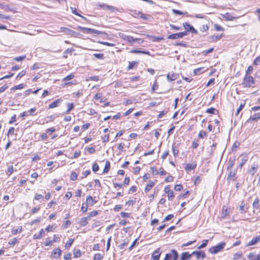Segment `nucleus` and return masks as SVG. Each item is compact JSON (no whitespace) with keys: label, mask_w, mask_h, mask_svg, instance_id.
I'll return each instance as SVG.
<instances>
[{"label":"nucleus","mask_w":260,"mask_h":260,"mask_svg":"<svg viewBox=\"0 0 260 260\" xmlns=\"http://www.w3.org/2000/svg\"><path fill=\"white\" fill-rule=\"evenodd\" d=\"M253 78L251 76L246 75L243 79L242 84L247 87L252 86L254 84Z\"/></svg>","instance_id":"obj_1"},{"label":"nucleus","mask_w":260,"mask_h":260,"mask_svg":"<svg viewBox=\"0 0 260 260\" xmlns=\"http://www.w3.org/2000/svg\"><path fill=\"white\" fill-rule=\"evenodd\" d=\"M225 245V243L222 242V243L210 248L209 250V251L210 253H213V254L217 253L218 252L220 251L222 249H223L224 248Z\"/></svg>","instance_id":"obj_2"},{"label":"nucleus","mask_w":260,"mask_h":260,"mask_svg":"<svg viewBox=\"0 0 260 260\" xmlns=\"http://www.w3.org/2000/svg\"><path fill=\"white\" fill-rule=\"evenodd\" d=\"M78 28L81 31L85 32V33H88V34H96L98 35L103 34H104L103 32L101 31L98 30L92 29V28H86L82 26H78Z\"/></svg>","instance_id":"obj_3"},{"label":"nucleus","mask_w":260,"mask_h":260,"mask_svg":"<svg viewBox=\"0 0 260 260\" xmlns=\"http://www.w3.org/2000/svg\"><path fill=\"white\" fill-rule=\"evenodd\" d=\"M178 254L176 250H171L170 253L166 254V256L164 260H170L173 258V260H177Z\"/></svg>","instance_id":"obj_4"},{"label":"nucleus","mask_w":260,"mask_h":260,"mask_svg":"<svg viewBox=\"0 0 260 260\" xmlns=\"http://www.w3.org/2000/svg\"><path fill=\"white\" fill-rule=\"evenodd\" d=\"M248 156L245 154H242L239 156L240 164L238 167L242 168L248 160Z\"/></svg>","instance_id":"obj_5"},{"label":"nucleus","mask_w":260,"mask_h":260,"mask_svg":"<svg viewBox=\"0 0 260 260\" xmlns=\"http://www.w3.org/2000/svg\"><path fill=\"white\" fill-rule=\"evenodd\" d=\"M260 242V235L253 237L251 240L247 244V246L255 245Z\"/></svg>","instance_id":"obj_6"},{"label":"nucleus","mask_w":260,"mask_h":260,"mask_svg":"<svg viewBox=\"0 0 260 260\" xmlns=\"http://www.w3.org/2000/svg\"><path fill=\"white\" fill-rule=\"evenodd\" d=\"M183 25L185 29L187 30V31H190L192 34H197L198 33V31L192 25H190L189 23L185 22L183 24Z\"/></svg>","instance_id":"obj_7"},{"label":"nucleus","mask_w":260,"mask_h":260,"mask_svg":"<svg viewBox=\"0 0 260 260\" xmlns=\"http://www.w3.org/2000/svg\"><path fill=\"white\" fill-rule=\"evenodd\" d=\"M121 38L126 41H128L129 43L132 44L134 42H135V41L138 40V39H134L133 37L132 36H126L125 35H124V34H122L121 35Z\"/></svg>","instance_id":"obj_8"},{"label":"nucleus","mask_w":260,"mask_h":260,"mask_svg":"<svg viewBox=\"0 0 260 260\" xmlns=\"http://www.w3.org/2000/svg\"><path fill=\"white\" fill-rule=\"evenodd\" d=\"M249 260H260V251L258 253H250L248 255Z\"/></svg>","instance_id":"obj_9"},{"label":"nucleus","mask_w":260,"mask_h":260,"mask_svg":"<svg viewBox=\"0 0 260 260\" xmlns=\"http://www.w3.org/2000/svg\"><path fill=\"white\" fill-rule=\"evenodd\" d=\"M178 77V74L173 72H169L167 75V80L168 81H173L177 79Z\"/></svg>","instance_id":"obj_10"},{"label":"nucleus","mask_w":260,"mask_h":260,"mask_svg":"<svg viewBox=\"0 0 260 260\" xmlns=\"http://www.w3.org/2000/svg\"><path fill=\"white\" fill-rule=\"evenodd\" d=\"M160 255V248L156 249L152 253V258L153 260H158Z\"/></svg>","instance_id":"obj_11"},{"label":"nucleus","mask_w":260,"mask_h":260,"mask_svg":"<svg viewBox=\"0 0 260 260\" xmlns=\"http://www.w3.org/2000/svg\"><path fill=\"white\" fill-rule=\"evenodd\" d=\"M61 253V250L60 248H57L53 250L52 253V256L55 258H58L60 257Z\"/></svg>","instance_id":"obj_12"},{"label":"nucleus","mask_w":260,"mask_h":260,"mask_svg":"<svg viewBox=\"0 0 260 260\" xmlns=\"http://www.w3.org/2000/svg\"><path fill=\"white\" fill-rule=\"evenodd\" d=\"M62 100L61 99H57L56 101L52 102L51 104L49 106V109H52L55 107H57L58 106V104L61 103Z\"/></svg>","instance_id":"obj_13"},{"label":"nucleus","mask_w":260,"mask_h":260,"mask_svg":"<svg viewBox=\"0 0 260 260\" xmlns=\"http://www.w3.org/2000/svg\"><path fill=\"white\" fill-rule=\"evenodd\" d=\"M154 184H155L153 181L150 180L144 189L145 192H148L149 190H150Z\"/></svg>","instance_id":"obj_14"},{"label":"nucleus","mask_w":260,"mask_h":260,"mask_svg":"<svg viewBox=\"0 0 260 260\" xmlns=\"http://www.w3.org/2000/svg\"><path fill=\"white\" fill-rule=\"evenodd\" d=\"M168 38L169 39L175 40L179 38H182V37L180 32H178L169 35Z\"/></svg>","instance_id":"obj_15"},{"label":"nucleus","mask_w":260,"mask_h":260,"mask_svg":"<svg viewBox=\"0 0 260 260\" xmlns=\"http://www.w3.org/2000/svg\"><path fill=\"white\" fill-rule=\"evenodd\" d=\"M191 254H196L197 258H199L201 257L204 258L206 256L205 253L202 251H193Z\"/></svg>","instance_id":"obj_16"},{"label":"nucleus","mask_w":260,"mask_h":260,"mask_svg":"<svg viewBox=\"0 0 260 260\" xmlns=\"http://www.w3.org/2000/svg\"><path fill=\"white\" fill-rule=\"evenodd\" d=\"M86 202L87 204L92 206L96 202V201H94L91 196H89L86 198Z\"/></svg>","instance_id":"obj_17"},{"label":"nucleus","mask_w":260,"mask_h":260,"mask_svg":"<svg viewBox=\"0 0 260 260\" xmlns=\"http://www.w3.org/2000/svg\"><path fill=\"white\" fill-rule=\"evenodd\" d=\"M197 165L196 164H187L186 165V167H185V169L186 171H190L191 170H193L194 168H196Z\"/></svg>","instance_id":"obj_18"},{"label":"nucleus","mask_w":260,"mask_h":260,"mask_svg":"<svg viewBox=\"0 0 260 260\" xmlns=\"http://www.w3.org/2000/svg\"><path fill=\"white\" fill-rule=\"evenodd\" d=\"M192 254H189L188 252H183L181 254V260H186L187 259H188L190 257L191 255Z\"/></svg>","instance_id":"obj_19"},{"label":"nucleus","mask_w":260,"mask_h":260,"mask_svg":"<svg viewBox=\"0 0 260 260\" xmlns=\"http://www.w3.org/2000/svg\"><path fill=\"white\" fill-rule=\"evenodd\" d=\"M88 218H89L88 217H84V218H81L80 221V225L82 226H84L86 225H87V223H88L87 220H88Z\"/></svg>","instance_id":"obj_20"},{"label":"nucleus","mask_w":260,"mask_h":260,"mask_svg":"<svg viewBox=\"0 0 260 260\" xmlns=\"http://www.w3.org/2000/svg\"><path fill=\"white\" fill-rule=\"evenodd\" d=\"M110 168V163L108 160H107L105 163V167L103 170V173H108Z\"/></svg>","instance_id":"obj_21"},{"label":"nucleus","mask_w":260,"mask_h":260,"mask_svg":"<svg viewBox=\"0 0 260 260\" xmlns=\"http://www.w3.org/2000/svg\"><path fill=\"white\" fill-rule=\"evenodd\" d=\"M260 119V112L254 114L253 115L251 116L249 120H257Z\"/></svg>","instance_id":"obj_22"},{"label":"nucleus","mask_w":260,"mask_h":260,"mask_svg":"<svg viewBox=\"0 0 260 260\" xmlns=\"http://www.w3.org/2000/svg\"><path fill=\"white\" fill-rule=\"evenodd\" d=\"M60 29L61 31L64 32L67 35H71L73 32L71 29L64 27H61Z\"/></svg>","instance_id":"obj_23"},{"label":"nucleus","mask_w":260,"mask_h":260,"mask_svg":"<svg viewBox=\"0 0 260 260\" xmlns=\"http://www.w3.org/2000/svg\"><path fill=\"white\" fill-rule=\"evenodd\" d=\"M73 51L74 49L73 48H68L66 50L64 51L63 57L65 58H67L68 57V54H71Z\"/></svg>","instance_id":"obj_24"},{"label":"nucleus","mask_w":260,"mask_h":260,"mask_svg":"<svg viewBox=\"0 0 260 260\" xmlns=\"http://www.w3.org/2000/svg\"><path fill=\"white\" fill-rule=\"evenodd\" d=\"M207 137V134L203 131H201L198 135V137L200 139H204Z\"/></svg>","instance_id":"obj_25"},{"label":"nucleus","mask_w":260,"mask_h":260,"mask_svg":"<svg viewBox=\"0 0 260 260\" xmlns=\"http://www.w3.org/2000/svg\"><path fill=\"white\" fill-rule=\"evenodd\" d=\"M245 105V102L241 103L239 107V108L237 110V112L236 113V115H238L240 112L243 109L244 106Z\"/></svg>","instance_id":"obj_26"},{"label":"nucleus","mask_w":260,"mask_h":260,"mask_svg":"<svg viewBox=\"0 0 260 260\" xmlns=\"http://www.w3.org/2000/svg\"><path fill=\"white\" fill-rule=\"evenodd\" d=\"M135 17L137 18H141L143 19H147L146 15L141 12H138V15H135Z\"/></svg>","instance_id":"obj_27"},{"label":"nucleus","mask_w":260,"mask_h":260,"mask_svg":"<svg viewBox=\"0 0 260 260\" xmlns=\"http://www.w3.org/2000/svg\"><path fill=\"white\" fill-rule=\"evenodd\" d=\"M259 200L258 198H256L255 199V200L254 201L253 203V204H252V206H253V208H255V209H258V207H259Z\"/></svg>","instance_id":"obj_28"},{"label":"nucleus","mask_w":260,"mask_h":260,"mask_svg":"<svg viewBox=\"0 0 260 260\" xmlns=\"http://www.w3.org/2000/svg\"><path fill=\"white\" fill-rule=\"evenodd\" d=\"M68 110L66 112V113H69L71 110H72L74 107V105L73 103H68L67 104Z\"/></svg>","instance_id":"obj_29"},{"label":"nucleus","mask_w":260,"mask_h":260,"mask_svg":"<svg viewBox=\"0 0 260 260\" xmlns=\"http://www.w3.org/2000/svg\"><path fill=\"white\" fill-rule=\"evenodd\" d=\"M75 257H79L81 256V253L80 250L78 249H75L73 253Z\"/></svg>","instance_id":"obj_30"},{"label":"nucleus","mask_w":260,"mask_h":260,"mask_svg":"<svg viewBox=\"0 0 260 260\" xmlns=\"http://www.w3.org/2000/svg\"><path fill=\"white\" fill-rule=\"evenodd\" d=\"M239 210L241 211V213H245L247 211V210H245V205L243 202L241 203V204L239 206Z\"/></svg>","instance_id":"obj_31"},{"label":"nucleus","mask_w":260,"mask_h":260,"mask_svg":"<svg viewBox=\"0 0 260 260\" xmlns=\"http://www.w3.org/2000/svg\"><path fill=\"white\" fill-rule=\"evenodd\" d=\"M257 167L254 166H252L251 169L249 170V172L253 175L256 172Z\"/></svg>","instance_id":"obj_32"},{"label":"nucleus","mask_w":260,"mask_h":260,"mask_svg":"<svg viewBox=\"0 0 260 260\" xmlns=\"http://www.w3.org/2000/svg\"><path fill=\"white\" fill-rule=\"evenodd\" d=\"M40 206H36V207H35L34 208H33L31 210V212L30 213L31 214H35L37 212H38L39 211H40Z\"/></svg>","instance_id":"obj_33"},{"label":"nucleus","mask_w":260,"mask_h":260,"mask_svg":"<svg viewBox=\"0 0 260 260\" xmlns=\"http://www.w3.org/2000/svg\"><path fill=\"white\" fill-rule=\"evenodd\" d=\"M71 9L72 10V12L73 14H74L76 15L79 16H80V17L85 19V17H84L83 16H82L80 15L79 14H78V13L77 11V9L75 8L71 7Z\"/></svg>","instance_id":"obj_34"},{"label":"nucleus","mask_w":260,"mask_h":260,"mask_svg":"<svg viewBox=\"0 0 260 260\" xmlns=\"http://www.w3.org/2000/svg\"><path fill=\"white\" fill-rule=\"evenodd\" d=\"M74 242V239H70L69 241L65 244V247L66 248H69Z\"/></svg>","instance_id":"obj_35"},{"label":"nucleus","mask_w":260,"mask_h":260,"mask_svg":"<svg viewBox=\"0 0 260 260\" xmlns=\"http://www.w3.org/2000/svg\"><path fill=\"white\" fill-rule=\"evenodd\" d=\"M24 87V85L23 84H20L17 85H15L13 87L11 88V90H17L19 89H22Z\"/></svg>","instance_id":"obj_36"},{"label":"nucleus","mask_w":260,"mask_h":260,"mask_svg":"<svg viewBox=\"0 0 260 260\" xmlns=\"http://www.w3.org/2000/svg\"><path fill=\"white\" fill-rule=\"evenodd\" d=\"M93 56L96 58L102 59L104 58V55L103 53H94Z\"/></svg>","instance_id":"obj_37"},{"label":"nucleus","mask_w":260,"mask_h":260,"mask_svg":"<svg viewBox=\"0 0 260 260\" xmlns=\"http://www.w3.org/2000/svg\"><path fill=\"white\" fill-rule=\"evenodd\" d=\"M253 70V67H252L251 66H249L247 68V70L246 71V75H248L251 74L252 73Z\"/></svg>","instance_id":"obj_38"},{"label":"nucleus","mask_w":260,"mask_h":260,"mask_svg":"<svg viewBox=\"0 0 260 260\" xmlns=\"http://www.w3.org/2000/svg\"><path fill=\"white\" fill-rule=\"evenodd\" d=\"M214 28L215 29V30L217 31H223V30H224V29L223 28V27L222 26H221L220 25H219L217 24H215L214 25Z\"/></svg>","instance_id":"obj_39"},{"label":"nucleus","mask_w":260,"mask_h":260,"mask_svg":"<svg viewBox=\"0 0 260 260\" xmlns=\"http://www.w3.org/2000/svg\"><path fill=\"white\" fill-rule=\"evenodd\" d=\"M208 242V240H204L203 242V243L198 247V249H201V248L205 247L207 246Z\"/></svg>","instance_id":"obj_40"},{"label":"nucleus","mask_w":260,"mask_h":260,"mask_svg":"<svg viewBox=\"0 0 260 260\" xmlns=\"http://www.w3.org/2000/svg\"><path fill=\"white\" fill-rule=\"evenodd\" d=\"M25 58H26V56L23 55L22 56L16 57L14 58L13 59L17 61H20L24 60Z\"/></svg>","instance_id":"obj_41"},{"label":"nucleus","mask_w":260,"mask_h":260,"mask_svg":"<svg viewBox=\"0 0 260 260\" xmlns=\"http://www.w3.org/2000/svg\"><path fill=\"white\" fill-rule=\"evenodd\" d=\"M167 193H168V199L169 200L172 201L174 198L173 191L172 190L170 192H168Z\"/></svg>","instance_id":"obj_42"},{"label":"nucleus","mask_w":260,"mask_h":260,"mask_svg":"<svg viewBox=\"0 0 260 260\" xmlns=\"http://www.w3.org/2000/svg\"><path fill=\"white\" fill-rule=\"evenodd\" d=\"M172 151H173V154L175 157H176L177 156H178V153H179V150L178 149H176V148L175 147V146L174 145L172 146Z\"/></svg>","instance_id":"obj_43"},{"label":"nucleus","mask_w":260,"mask_h":260,"mask_svg":"<svg viewBox=\"0 0 260 260\" xmlns=\"http://www.w3.org/2000/svg\"><path fill=\"white\" fill-rule=\"evenodd\" d=\"M103 256L100 253H96L94 255L93 260H101Z\"/></svg>","instance_id":"obj_44"},{"label":"nucleus","mask_w":260,"mask_h":260,"mask_svg":"<svg viewBox=\"0 0 260 260\" xmlns=\"http://www.w3.org/2000/svg\"><path fill=\"white\" fill-rule=\"evenodd\" d=\"M99 170V165L96 163H94L92 166V171L94 172H96Z\"/></svg>","instance_id":"obj_45"},{"label":"nucleus","mask_w":260,"mask_h":260,"mask_svg":"<svg viewBox=\"0 0 260 260\" xmlns=\"http://www.w3.org/2000/svg\"><path fill=\"white\" fill-rule=\"evenodd\" d=\"M13 172V166H10L8 167L7 169V174L9 176L12 174Z\"/></svg>","instance_id":"obj_46"},{"label":"nucleus","mask_w":260,"mask_h":260,"mask_svg":"<svg viewBox=\"0 0 260 260\" xmlns=\"http://www.w3.org/2000/svg\"><path fill=\"white\" fill-rule=\"evenodd\" d=\"M70 178L72 180L74 181L77 179V174L75 172H73L71 174Z\"/></svg>","instance_id":"obj_47"},{"label":"nucleus","mask_w":260,"mask_h":260,"mask_svg":"<svg viewBox=\"0 0 260 260\" xmlns=\"http://www.w3.org/2000/svg\"><path fill=\"white\" fill-rule=\"evenodd\" d=\"M74 77V76L73 74H71L66 77L63 79V81H69L71 79H72Z\"/></svg>","instance_id":"obj_48"},{"label":"nucleus","mask_w":260,"mask_h":260,"mask_svg":"<svg viewBox=\"0 0 260 260\" xmlns=\"http://www.w3.org/2000/svg\"><path fill=\"white\" fill-rule=\"evenodd\" d=\"M136 63V62L135 61L129 62V64L127 67V70H129L133 69V68L134 67Z\"/></svg>","instance_id":"obj_49"},{"label":"nucleus","mask_w":260,"mask_h":260,"mask_svg":"<svg viewBox=\"0 0 260 260\" xmlns=\"http://www.w3.org/2000/svg\"><path fill=\"white\" fill-rule=\"evenodd\" d=\"M99 214L98 211H93L89 213L88 217H93Z\"/></svg>","instance_id":"obj_50"},{"label":"nucleus","mask_w":260,"mask_h":260,"mask_svg":"<svg viewBox=\"0 0 260 260\" xmlns=\"http://www.w3.org/2000/svg\"><path fill=\"white\" fill-rule=\"evenodd\" d=\"M17 242V240L16 238H13L10 239L9 241V244L10 245H14Z\"/></svg>","instance_id":"obj_51"},{"label":"nucleus","mask_w":260,"mask_h":260,"mask_svg":"<svg viewBox=\"0 0 260 260\" xmlns=\"http://www.w3.org/2000/svg\"><path fill=\"white\" fill-rule=\"evenodd\" d=\"M174 217V215L173 214H169L167 215L164 219L163 221H166L171 220L172 218H173Z\"/></svg>","instance_id":"obj_52"},{"label":"nucleus","mask_w":260,"mask_h":260,"mask_svg":"<svg viewBox=\"0 0 260 260\" xmlns=\"http://www.w3.org/2000/svg\"><path fill=\"white\" fill-rule=\"evenodd\" d=\"M43 237V235H41L39 233L35 234L33 236V239H35V240L40 239L42 238Z\"/></svg>","instance_id":"obj_53"},{"label":"nucleus","mask_w":260,"mask_h":260,"mask_svg":"<svg viewBox=\"0 0 260 260\" xmlns=\"http://www.w3.org/2000/svg\"><path fill=\"white\" fill-rule=\"evenodd\" d=\"M25 74H26V71L24 70H22L20 73H19L18 74V75L17 76V78H22L23 76L25 75Z\"/></svg>","instance_id":"obj_54"},{"label":"nucleus","mask_w":260,"mask_h":260,"mask_svg":"<svg viewBox=\"0 0 260 260\" xmlns=\"http://www.w3.org/2000/svg\"><path fill=\"white\" fill-rule=\"evenodd\" d=\"M101 43L103 45H106L108 46L113 47L115 46V44L114 43H110L107 42H102Z\"/></svg>","instance_id":"obj_55"},{"label":"nucleus","mask_w":260,"mask_h":260,"mask_svg":"<svg viewBox=\"0 0 260 260\" xmlns=\"http://www.w3.org/2000/svg\"><path fill=\"white\" fill-rule=\"evenodd\" d=\"M215 110L216 109L215 108H210L207 109L206 112L210 114H214Z\"/></svg>","instance_id":"obj_56"},{"label":"nucleus","mask_w":260,"mask_h":260,"mask_svg":"<svg viewBox=\"0 0 260 260\" xmlns=\"http://www.w3.org/2000/svg\"><path fill=\"white\" fill-rule=\"evenodd\" d=\"M182 185L181 184H177L175 186L174 189L176 191H180L182 189Z\"/></svg>","instance_id":"obj_57"},{"label":"nucleus","mask_w":260,"mask_h":260,"mask_svg":"<svg viewBox=\"0 0 260 260\" xmlns=\"http://www.w3.org/2000/svg\"><path fill=\"white\" fill-rule=\"evenodd\" d=\"M214 48H211L209 49L206 50L203 52V54L204 55H207L210 53H211L213 51Z\"/></svg>","instance_id":"obj_58"},{"label":"nucleus","mask_w":260,"mask_h":260,"mask_svg":"<svg viewBox=\"0 0 260 260\" xmlns=\"http://www.w3.org/2000/svg\"><path fill=\"white\" fill-rule=\"evenodd\" d=\"M8 88V86L7 84L4 85L0 88V93L3 92Z\"/></svg>","instance_id":"obj_59"},{"label":"nucleus","mask_w":260,"mask_h":260,"mask_svg":"<svg viewBox=\"0 0 260 260\" xmlns=\"http://www.w3.org/2000/svg\"><path fill=\"white\" fill-rule=\"evenodd\" d=\"M128 244V242H125L121 244H120L118 247L120 249H123Z\"/></svg>","instance_id":"obj_60"},{"label":"nucleus","mask_w":260,"mask_h":260,"mask_svg":"<svg viewBox=\"0 0 260 260\" xmlns=\"http://www.w3.org/2000/svg\"><path fill=\"white\" fill-rule=\"evenodd\" d=\"M10 19V16H6V15H4L2 14H1L0 13V19L1 20H3V19Z\"/></svg>","instance_id":"obj_61"},{"label":"nucleus","mask_w":260,"mask_h":260,"mask_svg":"<svg viewBox=\"0 0 260 260\" xmlns=\"http://www.w3.org/2000/svg\"><path fill=\"white\" fill-rule=\"evenodd\" d=\"M90 126V124L89 123H87L82 126L81 129L83 131H85L89 128Z\"/></svg>","instance_id":"obj_62"},{"label":"nucleus","mask_w":260,"mask_h":260,"mask_svg":"<svg viewBox=\"0 0 260 260\" xmlns=\"http://www.w3.org/2000/svg\"><path fill=\"white\" fill-rule=\"evenodd\" d=\"M222 36L221 35H214L213 36L212 38L214 40V41H218L220 40Z\"/></svg>","instance_id":"obj_63"},{"label":"nucleus","mask_w":260,"mask_h":260,"mask_svg":"<svg viewBox=\"0 0 260 260\" xmlns=\"http://www.w3.org/2000/svg\"><path fill=\"white\" fill-rule=\"evenodd\" d=\"M54 227L53 225H48L46 229L45 230L47 232H51L53 230Z\"/></svg>","instance_id":"obj_64"}]
</instances>
